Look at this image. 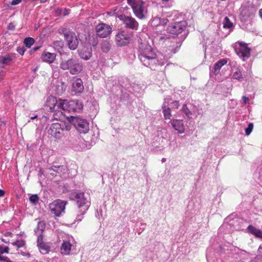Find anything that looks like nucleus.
Segmentation results:
<instances>
[{"label": "nucleus", "instance_id": "f257e3e1", "mask_svg": "<svg viewBox=\"0 0 262 262\" xmlns=\"http://www.w3.org/2000/svg\"><path fill=\"white\" fill-rule=\"evenodd\" d=\"M139 57L144 66L151 67L156 64V54L148 45H142L139 49Z\"/></svg>", "mask_w": 262, "mask_h": 262}, {"label": "nucleus", "instance_id": "f03ea898", "mask_svg": "<svg viewBox=\"0 0 262 262\" xmlns=\"http://www.w3.org/2000/svg\"><path fill=\"white\" fill-rule=\"evenodd\" d=\"M59 67L63 71L68 70L71 75L78 74L83 70L82 63L76 57L70 58L67 60H62Z\"/></svg>", "mask_w": 262, "mask_h": 262}, {"label": "nucleus", "instance_id": "7ed1b4c3", "mask_svg": "<svg viewBox=\"0 0 262 262\" xmlns=\"http://www.w3.org/2000/svg\"><path fill=\"white\" fill-rule=\"evenodd\" d=\"M127 3L132 7L137 17L141 19L145 18V14L147 11L145 0H127Z\"/></svg>", "mask_w": 262, "mask_h": 262}, {"label": "nucleus", "instance_id": "20e7f679", "mask_svg": "<svg viewBox=\"0 0 262 262\" xmlns=\"http://www.w3.org/2000/svg\"><path fill=\"white\" fill-rule=\"evenodd\" d=\"M67 119L80 134H85L89 130V123L86 119L78 116H72L68 117Z\"/></svg>", "mask_w": 262, "mask_h": 262}, {"label": "nucleus", "instance_id": "39448f33", "mask_svg": "<svg viewBox=\"0 0 262 262\" xmlns=\"http://www.w3.org/2000/svg\"><path fill=\"white\" fill-rule=\"evenodd\" d=\"M64 111L69 113L79 112L83 108V105L82 102L78 100H68L62 99L58 105Z\"/></svg>", "mask_w": 262, "mask_h": 262}, {"label": "nucleus", "instance_id": "423d86ee", "mask_svg": "<svg viewBox=\"0 0 262 262\" xmlns=\"http://www.w3.org/2000/svg\"><path fill=\"white\" fill-rule=\"evenodd\" d=\"M59 33L63 34L64 39L71 50H74L77 48L78 41L74 33L70 30L65 28L62 29Z\"/></svg>", "mask_w": 262, "mask_h": 262}, {"label": "nucleus", "instance_id": "0eeeda50", "mask_svg": "<svg viewBox=\"0 0 262 262\" xmlns=\"http://www.w3.org/2000/svg\"><path fill=\"white\" fill-rule=\"evenodd\" d=\"M67 202L60 200H55L49 204V208L52 213L56 216H60L63 212Z\"/></svg>", "mask_w": 262, "mask_h": 262}, {"label": "nucleus", "instance_id": "6e6552de", "mask_svg": "<svg viewBox=\"0 0 262 262\" xmlns=\"http://www.w3.org/2000/svg\"><path fill=\"white\" fill-rule=\"evenodd\" d=\"M95 32L97 36L100 38H106L109 36L112 32V27L105 23L98 24L95 27Z\"/></svg>", "mask_w": 262, "mask_h": 262}, {"label": "nucleus", "instance_id": "1a4fd4ad", "mask_svg": "<svg viewBox=\"0 0 262 262\" xmlns=\"http://www.w3.org/2000/svg\"><path fill=\"white\" fill-rule=\"evenodd\" d=\"M118 18L123 22L125 28L132 30L138 29L139 24L134 17L124 15H120Z\"/></svg>", "mask_w": 262, "mask_h": 262}, {"label": "nucleus", "instance_id": "9d476101", "mask_svg": "<svg viewBox=\"0 0 262 262\" xmlns=\"http://www.w3.org/2000/svg\"><path fill=\"white\" fill-rule=\"evenodd\" d=\"M186 27V22L181 21L171 24L167 27V30L171 34L178 35L182 33L185 29Z\"/></svg>", "mask_w": 262, "mask_h": 262}, {"label": "nucleus", "instance_id": "9b49d317", "mask_svg": "<svg viewBox=\"0 0 262 262\" xmlns=\"http://www.w3.org/2000/svg\"><path fill=\"white\" fill-rule=\"evenodd\" d=\"M236 43L239 45L237 50H236L237 54L243 58L244 61L249 58L250 56L251 49L248 47L247 44L242 41H238Z\"/></svg>", "mask_w": 262, "mask_h": 262}, {"label": "nucleus", "instance_id": "f8f14e48", "mask_svg": "<svg viewBox=\"0 0 262 262\" xmlns=\"http://www.w3.org/2000/svg\"><path fill=\"white\" fill-rule=\"evenodd\" d=\"M48 133L54 138H60L62 137L61 124L58 123L52 124Z\"/></svg>", "mask_w": 262, "mask_h": 262}, {"label": "nucleus", "instance_id": "ddd939ff", "mask_svg": "<svg viewBox=\"0 0 262 262\" xmlns=\"http://www.w3.org/2000/svg\"><path fill=\"white\" fill-rule=\"evenodd\" d=\"M43 239V235H39L37 237V245L41 253L42 254H46L50 252V246L49 243L44 242Z\"/></svg>", "mask_w": 262, "mask_h": 262}, {"label": "nucleus", "instance_id": "4468645a", "mask_svg": "<svg viewBox=\"0 0 262 262\" xmlns=\"http://www.w3.org/2000/svg\"><path fill=\"white\" fill-rule=\"evenodd\" d=\"M61 101H62V99L57 100L55 97L52 96L48 97L46 101V106L49 108V111H53L55 108H61L58 106Z\"/></svg>", "mask_w": 262, "mask_h": 262}, {"label": "nucleus", "instance_id": "2eb2a0df", "mask_svg": "<svg viewBox=\"0 0 262 262\" xmlns=\"http://www.w3.org/2000/svg\"><path fill=\"white\" fill-rule=\"evenodd\" d=\"M129 37L124 31L118 33L115 36V41L119 46L126 45L129 41Z\"/></svg>", "mask_w": 262, "mask_h": 262}, {"label": "nucleus", "instance_id": "dca6fc26", "mask_svg": "<svg viewBox=\"0 0 262 262\" xmlns=\"http://www.w3.org/2000/svg\"><path fill=\"white\" fill-rule=\"evenodd\" d=\"M73 195L79 209L84 207L88 202L87 199L85 198L84 194L83 192H74Z\"/></svg>", "mask_w": 262, "mask_h": 262}, {"label": "nucleus", "instance_id": "f3484780", "mask_svg": "<svg viewBox=\"0 0 262 262\" xmlns=\"http://www.w3.org/2000/svg\"><path fill=\"white\" fill-rule=\"evenodd\" d=\"M84 90V86L82 80L77 78L72 83V92L75 94H81Z\"/></svg>", "mask_w": 262, "mask_h": 262}, {"label": "nucleus", "instance_id": "a211bd4d", "mask_svg": "<svg viewBox=\"0 0 262 262\" xmlns=\"http://www.w3.org/2000/svg\"><path fill=\"white\" fill-rule=\"evenodd\" d=\"M171 124L175 130L179 133L182 134L185 132V127L182 120L173 119L171 121Z\"/></svg>", "mask_w": 262, "mask_h": 262}, {"label": "nucleus", "instance_id": "6ab92c4d", "mask_svg": "<svg viewBox=\"0 0 262 262\" xmlns=\"http://www.w3.org/2000/svg\"><path fill=\"white\" fill-rule=\"evenodd\" d=\"M79 55L82 59L88 60L92 56V49L91 47H84L79 51Z\"/></svg>", "mask_w": 262, "mask_h": 262}, {"label": "nucleus", "instance_id": "aec40b11", "mask_svg": "<svg viewBox=\"0 0 262 262\" xmlns=\"http://www.w3.org/2000/svg\"><path fill=\"white\" fill-rule=\"evenodd\" d=\"M56 56V55L55 53L44 51L42 53L41 58L43 61L51 63L55 60Z\"/></svg>", "mask_w": 262, "mask_h": 262}, {"label": "nucleus", "instance_id": "412c9836", "mask_svg": "<svg viewBox=\"0 0 262 262\" xmlns=\"http://www.w3.org/2000/svg\"><path fill=\"white\" fill-rule=\"evenodd\" d=\"M72 244L69 241H63L60 246V253L62 255H68L70 254L71 250Z\"/></svg>", "mask_w": 262, "mask_h": 262}, {"label": "nucleus", "instance_id": "4be33fe9", "mask_svg": "<svg viewBox=\"0 0 262 262\" xmlns=\"http://www.w3.org/2000/svg\"><path fill=\"white\" fill-rule=\"evenodd\" d=\"M228 62L227 58L222 59L217 61L214 66V73L215 75H217L220 73V71L222 67L226 64Z\"/></svg>", "mask_w": 262, "mask_h": 262}, {"label": "nucleus", "instance_id": "5701e85b", "mask_svg": "<svg viewBox=\"0 0 262 262\" xmlns=\"http://www.w3.org/2000/svg\"><path fill=\"white\" fill-rule=\"evenodd\" d=\"M249 232L257 237L262 238V231L252 225H249L247 228Z\"/></svg>", "mask_w": 262, "mask_h": 262}, {"label": "nucleus", "instance_id": "b1692460", "mask_svg": "<svg viewBox=\"0 0 262 262\" xmlns=\"http://www.w3.org/2000/svg\"><path fill=\"white\" fill-rule=\"evenodd\" d=\"M171 45H170V47L173 48L171 50L173 53H176L182 45V42L181 41H178L177 38H173V39L171 41Z\"/></svg>", "mask_w": 262, "mask_h": 262}, {"label": "nucleus", "instance_id": "393cba45", "mask_svg": "<svg viewBox=\"0 0 262 262\" xmlns=\"http://www.w3.org/2000/svg\"><path fill=\"white\" fill-rule=\"evenodd\" d=\"M162 110L164 119L166 120L170 119L172 116L171 108L165 105H163L162 106Z\"/></svg>", "mask_w": 262, "mask_h": 262}, {"label": "nucleus", "instance_id": "a878e982", "mask_svg": "<svg viewBox=\"0 0 262 262\" xmlns=\"http://www.w3.org/2000/svg\"><path fill=\"white\" fill-rule=\"evenodd\" d=\"M62 111L63 110L61 108H55L54 111H51V112L53 113V119L56 120L61 119L63 116Z\"/></svg>", "mask_w": 262, "mask_h": 262}, {"label": "nucleus", "instance_id": "bb28decb", "mask_svg": "<svg viewBox=\"0 0 262 262\" xmlns=\"http://www.w3.org/2000/svg\"><path fill=\"white\" fill-rule=\"evenodd\" d=\"M12 60V59L9 54L5 56H0V64L7 65L9 64Z\"/></svg>", "mask_w": 262, "mask_h": 262}, {"label": "nucleus", "instance_id": "cd10ccee", "mask_svg": "<svg viewBox=\"0 0 262 262\" xmlns=\"http://www.w3.org/2000/svg\"><path fill=\"white\" fill-rule=\"evenodd\" d=\"M168 21L167 19H161L160 17H155L152 21V23L155 26H158L160 24L164 25Z\"/></svg>", "mask_w": 262, "mask_h": 262}, {"label": "nucleus", "instance_id": "c85d7f7f", "mask_svg": "<svg viewBox=\"0 0 262 262\" xmlns=\"http://www.w3.org/2000/svg\"><path fill=\"white\" fill-rule=\"evenodd\" d=\"M233 23L230 20L227 16L224 18L223 20V28L224 29H231L233 28Z\"/></svg>", "mask_w": 262, "mask_h": 262}, {"label": "nucleus", "instance_id": "c756f323", "mask_svg": "<svg viewBox=\"0 0 262 262\" xmlns=\"http://www.w3.org/2000/svg\"><path fill=\"white\" fill-rule=\"evenodd\" d=\"M232 78L238 80L239 81H242L244 79L242 71L239 69H237L232 75Z\"/></svg>", "mask_w": 262, "mask_h": 262}, {"label": "nucleus", "instance_id": "7c9ffc66", "mask_svg": "<svg viewBox=\"0 0 262 262\" xmlns=\"http://www.w3.org/2000/svg\"><path fill=\"white\" fill-rule=\"evenodd\" d=\"M34 39L30 37L25 38L24 41V43L26 47L28 48H30L34 44Z\"/></svg>", "mask_w": 262, "mask_h": 262}, {"label": "nucleus", "instance_id": "2f4dec72", "mask_svg": "<svg viewBox=\"0 0 262 262\" xmlns=\"http://www.w3.org/2000/svg\"><path fill=\"white\" fill-rule=\"evenodd\" d=\"M13 246H16L17 248H22L25 246L26 242L23 239L17 240L11 243Z\"/></svg>", "mask_w": 262, "mask_h": 262}, {"label": "nucleus", "instance_id": "473e14b6", "mask_svg": "<svg viewBox=\"0 0 262 262\" xmlns=\"http://www.w3.org/2000/svg\"><path fill=\"white\" fill-rule=\"evenodd\" d=\"M181 111L184 113L186 116L188 117H190V116L192 115L191 112L188 108L186 104H184L181 108Z\"/></svg>", "mask_w": 262, "mask_h": 262}, {"label": "nucleus", "instance_id": "72a5a7b5", "mask_svg": "<svg viewBox=\"0 0 262 262\" xmlns=\"http://www.w3.org/2000/svg\"><path fill=\"white\" fill-rule=\"evenodd\" d=\"M30 201L34 204H36L39 201V197L37 194H33L29 198Z\"/></svg>", "mask_w": 262, "mask_h": 262}, {"label": "nucleus", "instance_id": "f704fd0d", "mask_svg": "<svg viewBox=\"0 0 262 262\" xmlns=\"http://www.w3.org/2000/svg\"><path fill=\"white\" fill-rule=\"evenodd\" d=\"M9 248L8 247L5 246L4 244H0V253H8L9 252Z\"/></svg>", "mask_w": 262, "mask_h": 262}, {"label": "nucleus", "instance_id": "c9c22d12", "mask_svg": "<svg viewBox=\"0 0 262 262\" xmlns=\"http://www.w3.org/2000/svg\"><path fill=\"white\" fill-rule=\"evenodd\" d=\"M253 124L252 123H250L249 124H248V126L247 128H246L245 129V133H246V135H249L252 130H253Z\"/></svg>", "mask_w": 262, "mask_h": 262}, {"label": "nucleus", "instance_id": "e433bc0d", "mask_svg": "<svg viewBox=\"0 0 262 262\" xmlns=\"http://www.w3.org/2000/svg\"><path fill=\"white\" fill-rule=\"evenodd\" d=\"M88 207L86 206L84 208L83 210H81L80 211V214H78L77 216V221H81L82 217V215L85 213V211L88 209Z\"/></svg>", "mask_w": 262, "mask_h": 262}, {"label": "nucleus", "instance_id": "4c0bfd02", "mask_svg": "<svg viewBox=\"0 0 262 262\" xmlns=\"http://www.w3.org/2000/svg\"><path fill=\"white\" fill-rule=\"evenodd\" d=\"M172 108L178 109L180 106L179 100H174L171 103Z\"/></svg>", "mask_w": 262, "mask_h": 262}, {"label": "nucleus", "instance_id": "58836bf2", "mask_svg": "<svg viewBox=\"0 0 262 262\" xmlns=\"http://www.w3.org/2000/svg\"><path fill=\"white\" fill-rule=\"evenodd\" d=\"M61 128L62 132L64 130L66 131H70L71 129V126L70 124H67L66 123H64L61 124Z\"/></svg>", "mask_w": 262, "mask_h": 262}, {"label": "nucleus", "instance_id": "ea45409f", "mask_svg": "<svg viewBox=\"0 0 262 262\" xmlns=\"http://www.w3.org/2000/svg\"><path fill=\"white\" fill-rule=\"evenodd\" d=\"M17 52L20 54V55H23L24 54L25 51H26V49L24 48V47H19L17 48Z\"/></svg>", "mask_w": 262, "mask_h": 262}, {"label": "nucleus", "instance_id": "a19ab883", "mask_svg": "<svg viewBox=\"0 0 262 262\" xmlns=\"http://www.w3.org/2000/svg\"><path fill=\"white\" fill-rule=\"evenodd\" d=\"M21 0H13L11 2L12 5H15L20 3Z\"/></svg>", "mask_w": 262, "mask_h": 262}, {"label": "nucleus", "instance_id": "79ce46f5", "mask_svg": "<svg viewBox=\"0 0 262 262\" xmlns=\"http://www.w3.org/2000/svg\"><path fill=\"white\" fill-rule=\"evenodd\" d=\"M242 99H243V101H244L245 104L249 102V98L247 97L246 96H243Z\"/></svg>", "mask_w": 262, "mask_h": 262}, {"label": "nucleus", "instance_id": "37998d69", "mask_svg": "<svg viewBox=\"0 0 262 262\" xmlns=\"http://www.w3.org/2000/svg\"><path fill=\"white\" fill-rule=\"evenodd\" d=\"M60 167V166H59V165H57V166L54 165V166H53L51 167V170L56 171V169L59 168Z\"/></svg>", "mask_w": 262, "mask_h": 262}, {"label": "nucleus", "instance_id": "c03bdc74", "mask_svg": "<svg viewBox=\"0 0 262 262\" xmlns=\"http://www.w3.org/2000/svg\"><path fill=\"white\" fill-rule=\"evenodd\" d=\"M5 193V192L4 190L2 189H0V197L3 196Z\"/></svg>", "mask_w": 262, "mask_h": 262}, {"label": "nucleus", "instance_id": "a18cd8bd", "mask_svg": "<svg viewBox=\"0 0 262 262\" xmlns=\"http://www.w3.org/2000/svg\"><path fill=\"white\" fill-rule=\"evenodd\" d=\"M14 28V26L12 24H9L8 26V29H13Z\"/></svg>", "mask_w": 262, "mask_h": 262}, {"label": "nucleus", "instance_id": "49530a36", "mask_svg": "<svg viewBox=\"0 0 262 262\" xmlns=\"http://www.w3.org/2000/svg\"><path fill=\"white\" fill-rule=\"evenodd\" d=\"M259 15L260 17L261 18V19H262V9L259 10Z\"/></svg>", "mask_w": 262, "mask_h": 262}, {"label": "nucleus", "instance_id": "de8ad7c7", "mask_svg": "<svg viewBox=\"0 0 262 262\" xmlns=\"http://www.w3.org/2000/svg\"><path fill=\"white\" fill-rule=\"evenodd\" d=\"M37 117H38V116H37V115H35L34 116L30 117V119H31V120H33V119H35L37 118Z\"/></svg>", "mask_w": 262, "mask_h": 262}, {"label": "nucleus", "instance_id": "09e8293b", "mask_svg": "<svg viewBox=\"0 0 262 262\" xmlns=\"http://www.w3.org/2000/svg\"><path fill=\"white\" fill-rule=\"evenodd\" d=\"M4 125V122L2 121V120H0V128L2 127V126Z\"/></svg>", "mask_w": 262, "mask_h": 262}, {"label": "nucleus", "instance_id": "8fccbe9b", "mask_svg": "<svg viewBox=\"0 0 262 262\" xmlns=\"http://www.w3.org/2000/svg\"><path fill=\"white\" fill-rule=\"evenodd\" d=\"M6 258H5L3 256H2L1 255H0V260H3L4 261L5 260Z\"/></svg>", "mask_w": 262, "mask_h": 262}, {"label": "nucleus", "instance_id": "3c124183", "mask_svg": "<svg viewBox=\"0 0 262 262\" xmlns=\"http://www.w3.org/2000/svg\"><path fill=\"white\" fill-rule=\"evenodd\" d=\"M39 48H40L39 47H35V48H34L33 50H34V51H36L37 50H38L39 49Z\"/></svg>", "mask_w": 262, "mask_h": 262}, {"label": "nucleus", "instance_id": "603ef678", "mask_svg": "<svg viewBox=\"0 0 262 262\" xmlns=\"http://www.w3.org/2000/svg\"><path fill=\"white\" fill-rule=\"evenodd\" d=\"M165 161H166V159H165V158H162V162H165Z\"/></svg>", "mask_w": 262, "mask_h": 262}, {"label": "nucleus", "instance_id": "864d4df0", "mask_svg": "<svg viewBox=\"0 0 262 262\" xmlns=\"http://www.w3.org/2000/svg\"><path fill=\"white\" fill-rule=\"evenodd\" d=\"M41 3H45L46 2L47 0H39Z\"/></svg>", "mask_w": 262, "mask_h": 262}, {"label": "nucleus", "instance_id": "5fc2aeb1", "mask_svg": "<svg viewBox=\"0 0 262 262\" xmlns=\"http://www.w3.org/2000/svg\"><path fill=\"white\" fill-rule=\"evenodd\" d=\"M163 2H168L169 0H162Z\"/></svg>", "mask_w": 262, "mask_h": 262}, {"label": "nucleus", "instance_id": "6e6d98bb", "mask_svg": "<svg viewBox=\"0 0 262 262\" xmlns=\"http://www.w3.org/2000/svg\"><path fill=\"white\" fill-rule=\"evenodd\" d=\"M97 44V42H96L95 43L93 44V46H95Z\"/></svg>", "mask_w": 262, "mask_h": 262}, {"label": "nucleus", "instance_id": "4d7b16f0", "mask_svg": "<svg viewBox=\"0 0 262 262\" xmlns=\"http://www.w3.org/2000/svg\"><path fill=\"white\" fill-rule=\"evenodd\" d=\"M6 262H12V261H10V260H7V261H6Z\"/></svg>", "mask_w": 262, "mask_h": 262}, {"label": "nucleus", "instance_id": "13d9d810", "mask_svg": "<svg viewBox=\"0 0 262 262\" xmlns=\"http://www.w3.org/2000/svg\"><path fill=\"white\" fill-rule=\"evenodd\" d=\"M2 78H0V81H1L2 80Z\"/></svg>", "mask_w": 262, "mask_h": 262}]
</instances>
